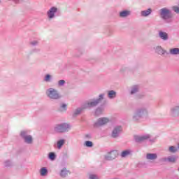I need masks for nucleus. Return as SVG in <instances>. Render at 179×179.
<instances>
[{"mask_svg":"<svg viewBox=\"0 0 179 179\" xmlns=\"http://www.w3.org/2000/svg\"><path fill=\"white\" fill-rule=\"evenodd\" d=\"M161 16L163 19L167 20V22H170V19L173 17L171 12H170V10L167 8H162L161 10Z\"/></svg>","mask_w":179,"mask_h":179,"instance_id":"nucleus-1","label":"nucleus"},{"mask_svg":"<svg viewBox=\"0 0 179 179\" xmlns=\"http://www.w3.org/2000/svg\"><path fill=\"white\" fill-rule=\"evenodd\" d=\"M104 95L101 94L99 95V99L96 101H90L85 104L84 108H91V107H96V105L99 104L100 100H103V96Z\"/></svg>","mask_w":179,"mask_h":179,"instance_id":"nucleus-2","label":"nucleus"},{"mask_svg":"<svg viewBox=\"0 0 179 179\" xmlns=\"http://www.w3.org/2000/svg\"><path fill=\"white\" fill-rule=\"evenodd\" d=\"M47 94L48 97H50V99H53L54 100H57V99H59V94H58L57 90H55L53 88H50L48 90Z\"/></svg>","mask_w":179,"mask_h":179,"instance_id":"nucleus-3","label":"nucleus"},{"mask_svg":"<svg viewBox=\"0 0 179 179\" xmlns=\"http://www.w3.org/2000/svg\"><path fill=\"white\" fill-rule=\"evenodd\" d=\"M110 120L107 117L99 118L94 124V127H101V125H106V124L108 123Z\"/></svg>","mask_w":179,"mask_h":179,"instance_id":"nucleus-4","label":"nucleus"},{"mask_svg":"<svg viewBox=\"0 0 179 179\" xmlns=\"http://www.w3.org/2000/svg\"><path fill=\"white\" fill-rule=\"evenodd\" d=\"M68 128H69V124H62L57 125V127L55 128V131L56 132H65Z\"/></svg>","mask_w":179,"mask_h":179,"instance_id":"nucleus-5","label":"nucleus"},{"mask_svg":"<svg viewBox=\"0 0 179 179\" xmlns=\"http://www.w3.org/2000/svg\"><path fill=\"white\" fill-rule=\"evenodd\" d=\"M118 156V151L113 150L106 155V160H114Z\"/></svg>","mask_w":179,"mask_h":179,"instance_id":"nucleus-6","label":"nucleus"},{"mask_svg":"<svg viewBox=\"0 0 179 179\" xmlns=\"http://www.w3.org/2000/svg\"><path fill=\"white\" fill-rule=\"evenodd\" d=\"M26 134H27L26 131H22L21 136L24 138L27 143H31L33 142V138H31V136H26Z\"/></svg>","mask_w":179,"mask_h":179,"instance_id":"nucleus-7","label":"nucleus"},{"mask_svg":"<svg viewBox=\"0 0 179 179\" xmlns=\"http://www.w3.org/2000/svg\"><path fill=\"white\" fill-rule=\"evenodd\" d=\"M135 141L136 142H143V141H146V139H149V135H145L143 136H135Z\"/></svg>","mask_w":179,"mask_h":179,"instance_id":"nucleus-8","label":"nucleus"},{"mask_svg":"<svg viewBox=\"0 0 179 179\" xmlns=\"http://www.w3.org/2000/svg\"><path fill=\"white\" fill-rule=\"evenodd\" d=\"M122 131V128L121 127H117L114 129L112 133L113 138H117L118 136V134Z\"/></svg>","mask_w":179,"mask_h":179,"instance_id":"nucleus-9","label":"nucleus"},{"mask_svg":"<svg viewBox=\"0 0 179 179\" xmlns=\"http://www.w3.org/2000/svg\"><path fill=\"white\" fill-rule=\"evenodd\" d=\"M55 12H57V8L55 7H52L51 8V9L49 10V11L48 12V16L49 19H52V17H54Z\"/></svg>","mask_w":179,"mask_h":179,"instance_id":"nucleus-10","label":"nucleus"},{"mask_svg":"<svg viewBox=\"0 0 179 179\" xmlns=\"http://www.w3.org/2000/svg\"><path fill=\"white\" fill-rule=\"evenodd\" d=\"M159 34L160 38H162V40H167V38H169V36L167 35V33H166V32L159 31Z\"/></svg>","mask_w":179,"mask_h":179,"instance_id":"nucleus-11","label":"nucleus"},{"mask_svg":"<svg viewBox=\"0 0 179 179\" xmlns=\"http://www.w3.org/2000/svg\"><path fill=\"white\" fill-rule=\"evenodd\" d=\"M146 157L149 160H155V159H157V155L149 153V154H147Z\"/></svg>","mask_w":179,"mask_h":179,"instance_id":"nucleus-12","label":"nucleus"},{"mask_svg":"<svg viewBox=\"0 0 179 179\" xmlns=\"http://www.w3.org/2000/svg\"><path fill=\"white\" fill-rule=\"evenodd\" d=\"M170 54L172 55H177L179 54V48H174L172 49H170Z\"/></svg>","mask_w":179,"mask_h":179,"instance_id":"nucleus-13","label":"nucleus"},{"mask_svg":"<svg viewBox=\"0 0 179 179\" xmlns=\"http://www.w3.org/2000/svg\"><path fill=\"white\" fill-rule=\"evenodd\" d=\"M150 13H152V10L150 8H149L147 10H143L141 12L142 16H149V15H150Z\"/></svg>","mask_w":179,"mask_h":179,"instance_id":"nucleus-14","label":"nucleus"},{"mask_svg":"<svg viewBox=\"0 0 179 179\" xmlns=\"http://www.w3.org/2000/svg\"><path fill=\"white\" fill-rule=\"evenodd\" d=\"M116 96V93L115 92L111 90V91H109L108 93V96L109 97V99H114V97H115Z\"/></svg>","mask_w":179,"mask_h":179,"instance_id":"nucleus-15","label":"nucleus"},{"mask_svg":"<svg viewBox=\"0 0 179 179\" xmlns=\"http://www.w3.org/2000/svg\"><path fill=\"white\" fill-rule=\"evenodd\" d=\"M120 15L121 17H126V16H129V15H130V13L129 11L124 10L121 12Z\"/></svg>","mask_w":179,"mask_h":179,"instance_id":"nucleus-16","label":"nucleus"},{"mask_svg":"<svg viewBox=\"0 0 179 179\" xmlns=\"http://www.w3.org/2000/svg\"><path fill=\"white\" fill-rule=\"evenodd\" d=\"M64 143H65V140H60L57 141L58 149H60L61 148H62V145H64Z\"/></svg>","mask_w":179,"mask_h":179,"instance_id":"nucleus-17","label":"nucleus"},{"mask_svg":"<svg viewBox=\"0 0 179 179\" xmlns=\"http://www.w3.org/2000/svg\"><path fill=\"white\" fill-rule=\"evenodd\" d=\"M47 173H48V171H47V169H45V167L41 169V176H47Z\"/></svg>","mask_w":179,"mask_h":179,"instance_id":"nucleus-18","label":"nucleus"},{"mask_svg":"<svg viewBox=\"0 0 179 179\" xmlns=\"http://www.w3.org/2000/svg\"><path fill=\"white\" fill-rule=\"evenodd\" d=\"M156 52H157V54H159L162 55L164 54V50L162 48L157 47L156 49Z\"/></svg>","mask_w":179,"mask_h":179,"instance_id":"nucleus-19","label":"nucleus"},{"mask_svg":"<svg viewBox=\"0 0 179 179\" xmlns=\"http://www.w3.org/2000/svg\"><path fill=\"white\" fill-rule=\"evenodd\" d=\"M68 174V171H66V169H64L63 170H62L60 176L62 177H66Z\"/></svg>","mask_w":179,"mask_h":179,"instance_id":"nucleus-20","label":"nucleus"},{"mask_svg":"<svg viewBox=\"0 0 179 179\" xmlns=\"http://www.w3.org/2000/svg\"><path fill=\"white\" fill-rule=\"evenodd\" d=\"M129 153H131V151L125 150L122 152L121 156H122V157H127V156H128V155H129Z\"/></svg>","mask_w":179,"mask_h":179,"instance_id":"nucleus-21","label":"nucleus"},{"mask_svg":"<svg viewBox=\"0 0 179 179\" xmlns=\"http://www.w3.org/2000/svg\"><path fill=\"white\" fill-rule=\"evenodd\" d=\"M167 159L171 163H175V162L177 160V157H169Z\"/></svg>","mask_w":179,"mask_h":179,"instance_id":"nucleus-22","label":"nucleus"},{"mask_svg":"<svg viewBox=\"0 0 179 179\" xmlns=\"http://www.w3.org/2000/svg\"><path fill=\"white\" fill-rule=\"evenodd\" d=\"M49 159H50V160H55V154H54V152H50L49 154Z\"/></svg>","mask_w":179,"mask_h":179,"instance_id":"nucleus-23","label":"nucleus"},{"mask_svg":"<svg viewBox=\"0 0 179 179\" xmlns=\"http://www.w3.org/2000/svg\"><path fill=\"white\" fill-rule=\"evenodd\" d=\"M169 152L174 153L175 152H177V148H176L174 146H171L169 147Z\"/></svg>","mask_w":179,"mask_h":179,"instance_id":"nucleus-24","label":"nucleus"},{"mask_svg":"<svg viewBox=\"0 0 179 179\" xmlns=\"http://www.w3.org/2000/svg\"><path fill=\"white\" fill-rule=\"evenodd\" d=\"M85 145L87 148H92V146H93V143L92 141H86L85 142Z\"/></svg>","mask_w":179,"mask_h":179,"instance_id":"nucleus-25","label":"nucleus"},{"mask_svg":"<svg viewBox=\"0 0 179 179\" xmlns=\"http://www.w3.org/2000/svg\"><path fill=\"white\" fill-rule=\"evenodd\" d=\"M138 92V86H134L131 92V94H134Z\"/></svg>","mask_w":179,"mask_h":179,"instance_id":"nucleus-26","label":"nucleus"},{"mask_svg":"<svg viewBox=\"0 0 179 179\" xmlns=\"http://www.w3.org/2000/svg\"><path fill=\"white\" fill-rule=\"evenodd\" d=\"M173 10L176 12V13H179V7L178 6H173Z\"/></svg>","mask_w":179,"mask_h":179,"instance_id":"nucleus-27","label":"nucleus"},{"mask_svg":"<svg viewBox=\"0 0 179 179\" xmlns=\"http://www.w3.org/2000/svg\"><path fill=\"white\" fill-rule=\"evenodd\" d=\"M66 110V104H63L62 106V108L60 109V111H65Z\"/></svg>","mask_w":179,"mask_h":179,"instance_id":"nucleus-28","label":"nucleus"},{"mask_svg":"<svg viewBox=\"0 0 179 179\" xmlns=\"http://www.w3.org/2000/svg\"><path fill=\"white\" fill-rule=\"evenodd\" d=\"M90 179H99V177H97L96 175H90Z\"/></svg>","mask_w":179,"mask_h":179,"instance_id":"nucleus-29","label":"nucleus"},{"mask_svg":"<svg viewBox=\"0 0 179 179\" xmlns=\"http://www.w3.org/2000/svg\"><path fill=\"white\" fill-rule=\"evenodd\" d=\"M50 79H51V76H50V75H47V76L45 77V82H48V80H50Z\"/></svg>","mask_w":179,"mask_h":179,"instance_id":"nucleus-30","label":"nucleus"},{"mask_svg":"<svg viewBox=\"0 0 179 179\" xmlns=\"http://www.w3.org/2000/svg\"><path fill=\"white\" fill-rule=\"evenodd\" d=\"M65 84V80H60L59 81V86H62L63 85H64Z\"/></svg>","mask_w":179,"mask_h":179,"instance_id":"nucleus-31","label":"nucleus"},{"mask_svg":"<svg viewBox=\"0 0 179 179\" xmlns=\"http://www.w3.org/2000/svg\"><path fill=\"white\" fill-rule=\"evenodd\" d=\"M99 113H100V109H97L96 111V115H99Z\"/></svg>","mask_w":179,"mask_h":179,"instance_id":"nucleus-32","label":"nucleus"},{"mask_svg":"<svg viewBox=\"0 0 179 179\" xmlns=\"http://www.w3.org/2000/svg\"><path fill=\"white\" fill-rule=\"evenodd\" d=\"M31 44L33 45H35V44H37V41H35L34 43H31Z\"/></svg>","mask_w":179,"mask_h":179,"instance_id":"nucleus-33","label":"nucleus"},{"mask_svg":"<svg viewBox=\"0 0 179 179\" xmlns=\"http://www.w3.org/2000/svg\"><path fill=\"white\" fill-rule=\"evenodd\" d=\"M179 110V107H178L176 109V111H178Z\"/></svg>","mask_w":179,"mask_h":179,"instance_id":"nucleus-34","label":"nucleus"},{"mask_svg":"<svg viewBox=\"0 0 179 179\" xmlns=\"http://www.w3.org/2000/svg\"><path fill=\"white\" fill-rule=\"evenodd\" d=\"M178 171H179V168H178Z\"/></svg>","mask_w":179,"mask_h":179,"instance_id":"nucleus-35","label":"nucleus"}]
</instances>
